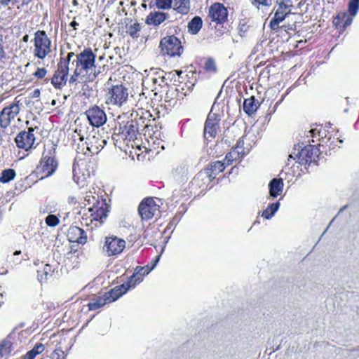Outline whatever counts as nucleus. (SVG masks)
Wrapping results in <instances>:
<instances>
[{
    "instance_id": "6e6d98bb",
    "label": "nucleus",
    "mask_w": 359,
    "mask_h": 359,
    "mask_svg": "<svg viewBox=\"0 0 359 359\" xmlns=\"http://www.w3.org/2000/svg\"><path fill=\"white\" fill-rule=\"evenodd\" d=\"M286 30V32L290 35H294L297 32V25L296 22H293L292 23L287 22V24H284L282 25Z\"/></svg>"
},
{
    "instance_id": "6ab92c4d",
    "label": "nucleus",
    "mask_w": 359,
    "mask_h": 359,
    "mask_svg": "<svg viewBox=\"0 0 359 359\" xmlns=\"http://www.w3.org/2000/svg\"><path fill=\"white\" fill-rule=\"evenodd\" d=\"M85 114L90 124L96 128L103 126L107 121V115L104 111L97 105H93L86 111Z\"/></svg>"
},
{
    "instance_id": "412c9836",
    "label": "nucleus",
    "mask_w": 359,
    "mask_h": 359,
    "mask_svg": "<svg viewBox=\"0 0 359 359\" xmlns=\"http://www.w3.org/2000/svg\"><path fill=\"white\" fill-rule=\"evenodd\" d=\"M57 346L51 353V359H65L67 351L71 348L72 339L69 337L64 334L59 335Z\"/></svg>"
},
{
    "instance_id": "4c0bfd02",
    "label": "nucleus",
    "mask_w": 359,
    "mask_h": 359,
    "mask_svg": "<svg viewBox=\"0 0 359 359\" xmlns=\"http://www.w3.org/2000/svg\"><path fill=\"white\" fill-rule=\"evenodd\" d=\"M109 304L104 294L93 297L88 303V311L98 310L105 305Z\"/></svg>"
},
{
    "instance_id": "4468645a",
    "label": "nucleus",
    "mask_w": 359,
    "mask_h": 359,
    "mask_svg": "<svg viewBox=\"0 0 359 359\" xmlns=\"http://www.w3.org/2000/svg\"><path fill=\"white\" fill-rule=\"evenodd\" d=\"M36 128L37 127H29L27 130L20 131L15 138L17 147L25 151L35 149L36 145H35L36 137L34 132Z\"/></svg>"
},
{
    "instance_id": "8fccbe9b",
    "label": "nucleus",
    "mask_w": 359,
    "mask_h": 359,
    "mask_svg": "<svg viewBox=\"0 0 359 359\" xmlns=\"http://www.w3.org/2000/svg\"><path fill=\"white\" fill-rule=\"evenodd\" d=\"M271 29L272 31H273L274 33H276L278 36H280L287 40L289 39L292 36V35H290V34H287V32H286L285 29L284 27H283L282 25H280V24H278L277 28L273 27V29Z\"/></svg>"
},
{
    "instance_id": "f8f14e48",
    "label": "nucleus",
    "mask_w": 359,
    "mask_h": 359,
    "mask_svg": "<svg viewBox=\"0 0 359 359\" xmlns=\"http://www.w3.org/2000/svg\"><path fill=\"white\" fill-rule=\"evenodd\" d=\"M159 47L163 55L180 56L184 51L181 41L175 35L166 36L161 39Z\"/></svg>"
},
{
    "instance_id": "a19ab883",
    "label": "nucleus",
    "mask_w": 359,
    "mask_h": 359,
    "mask_svg": "<svg viewBox=\"0 0 359 359\" xmlns=\"http://www.w3.org/2000/svg\"><path fill=\"white\" fill-rule=\"evenodd\" d=\"M144 278L142 276L140 273H139L137 269H135L134 273L132 276H130L128 280L124 283L126 286H128V289L134 288L137 285L140 284L142 282Z\"/></svg>"
},
{
    "instance_id": "37998d69",
    "label": "nucleus",
    "mask_w": 359,
    "mask_h": 359,
    "mask_svg": "<svg viewBox=\"0 0 359 359\" xmlns=\"http://www.w3.org/2000/svg\"><path fill=\"white\" fill-rule=\"evenodd\" d=\"M16 177V172L13 168L3 170L0 176V182L6 184L13 180Z\"/></svg>"
},
{
    "instance_id": "2f4dec72",
    "label": "nucleus",
    "mask_w": 359,
    "mask_h": 359,
    "mask_svg": "<svg viewBox=\"0 0 359 359\" xmlns=\"http://www.w3.org/2000/svg\"><path fill=\"white\" fill-rule=\"evenodd\" d=\"M55 271V268L53 265L45 264L37 269V278L41 283L46 282L53 276Z\"/></svg>"
},
{
    "instance_id": "338daca9",
    "label": "nucleus",
    "mask_w": 359,
    "mask_h": 359,
    "mask_svg": "<svg viewBox=\"0 0 359 359\" xmlns=\"http://www.w3.org/2000/svg\"><path fill=\"white\" fill-rule=\"evenodd\" d=\"M74 133L78 134V135L79 136V139H80V140H81V141H83V140H84V136H83V135H81L79 133H78V130H77V129H76V130H74Z\"/></svg>"
},
{
    "instance_id": "ddd939ff",
    "label": "nucleus",
    "mask_w": 359,
    "mask_h": 359,
    "mask_svg": "<svg viewBox=\"0 0 359 359\" xmlns=\"http://www.w3.org/2000/svg\"><path fill=\"white\" fill-rule=\"evenodd\" d=\"M19 96L15 97L13 102L4 107L0 111V128L6 129L20 111V100Z\"/></svg>"
},
{
    "instance_id": "aec40b11",
    "label": "nucleus",
    "mask_w": 359,
    "mask_h": 359,
    "mask_svg": "<svg viewBox=\"0 0 359 359\" xmlns=\"http://www.w3.org/2000/svg\"><path fill=\"white\" fill-rule=\"evenodd\" d=\"M220 116L217 114L210 113L204 126V136L206 139L215 138L219 130Z\"/></svg>"
},
{
    "instance_id": "13d9d810",
    "label": "nucleus",
    "mask_w": 359,
    "mask_h": 359,
    "mask_svg": "<svg viewBox=\"0 0 359 359\" xmlns=\"http://www.w3.org/2000/svg\"><path fill=\"white\" fill-rule=\"evenodd\" d=\"M142 114L144 116H144V117L141 116L140 118V119H143V121H142L143 126H142V127L145 128L149 126V123L150 122L149 117L151 116V114H150V112L149 111H146L145 113L142 112Z\"/></svg>"
},
{
    "instance_id": "c9c22d12",
    "label": "nucleus",
    "mask_w": 359,
    "mask_h": 359,
    "mask_svg": "<svg viewBox=\"0 0 359 359\" xmlns=\"http://www.w3.org/2000/svg\"><path fill=\"white\" fill-rule=\"evenodd\" d=\"M183 96L181 95L175 88H169L165 95V102L168 104V107L175 106L180 99H182Z\"/></svg>"
},
{
    "instance_id": "09e8293b",
    "label": "nucleus",
    "mask_w": 359,
    "mask_h": 359,
    "mask_svg": "<svg viewBox=\"0 0 359 359\" xmlns=\"http://www.w3.org/2000/svg\"><path fill=\"white\" fill-rule=\"evenodd\" d=\"M141 29L140 24L137 22H134L133 24L129 25L128 27L127 32L129 34V35L134 38H138L139 37V32Z\"/></svg>"
},
{
    "instance_id": "72a5a7b5",
    "label": "nucleus",
    "mask_w": 359,
    "mask_h": 359,
    "mask_svg": "<svg viewBox=\"0 0 359 359\" xmlns=\"http://www.w3.org/2000/svg\"><path fill=\"white\" fill-rule=\"evenodd\" d=\"M172 8L179 14L187 15L190 11V0H172Z\"/></svg>"
},
{
    "instance_id": "de8ad7c7",
    "label": "nucleus",
    "mask_w": 359,
    "mask_h": 359,
    "mask_svg": "<svg viewBox=\"0 0 359 359\" xmlns=\"http://www.w3.org/2000/svg\"><path fill=\"white\" fill-rule=\"evenodd\" d=\"M203 69L208 73H215L217 72L216 63L212 57H208L205 60Z\"/></svg>"
},
{
    "instance_id": "0eeeda50",
    "label": "nucleus",
    "mask_w": 359,
    "mask_h": 359,
    "mask_svg": "<svg viewBox=\"0 0 359 359\" xmlns=\"http://www.w3.org/2000/svg\"><path fill=\"white\" fill-rule=\"evenodd\" d=\"M33 55L36 58L44 60L52 52V42L46 31L37 30L34 33Z\"/></svg>"
},
{
    "instance_id": "69168bd1",
    "label": "nucleus",
    "mask_w": 359,
    "mask_h": 359,
    "mask_svg": "<svg viewBox=\"0 0 359 359\" xmlns=\"http://www.w3.org/2000/svg\"><path fill=\"white\" fill-rule=\"evenodd\" d=\"M309 135H307V137L309 138V140H317L318 139V134H311V133H309Z\"/></svg>"
},
{
    "instance_id": "e2e57ef3",
    "label": "nucleus",
    "mask_w": 359,
    "mask_h": 359,
    "mask_svg": "<svg viewBox=\"0 0 359 359\" xmlns=\"http://www.w3.org/2000/svg\"><path fill=\"white\" fill-rule=\"evenodd\" d=\"M70 26L73 27L74 31L76 30V27L79 26V23L75 20V19L70 23Z\"/></svg>"
},
{
    "instance_id": "b1692460",
    "label": "nucleus",
    "mask_w": 359,
    "mask_h": 359,
    "mask_svg": "<svg viewBox=\"0 0 359 359\" xmlns=\"http://www.w3.org/2000/svg\"><path fill=\"white\" fill-rule=\"evenodd\" d=\"M139 130L140 128L138 121L136 120V118H135V120H131L130 121L127 122L124 126L123 133L124 134L126 140H128L129 141H133L134 144H132V147H134L135 145L138 150L141 151V146L138 145L135 142V140H137V135L139 134Z\"/></svg>"
},
{
    "instance_id": "dca6fc26",
    "label": "nucleus",
    "mask_w": 359,
    "mask_h": 359,
    "mask_svg": "<svg viewBox=\"0 0 359 359\" xmlns=\"http://www.w3.org/2000/svg\"><path fill=\"white\" fill-rule=\"evenodd\" d=\"M165 74L162 72H156L147 78V82L151 83V90L154 92L152 100L161 101L162 100V93L168 86Z\"/></svg>"
},
{
    "instance_id": "7c9ffc66",
    "label": "nucleus",
    "mask_w": 359,
    "mask_h": 359,
    "mask_svg": "<svg viewBox=\"0 0 359 359\" xmlns=\"http://www.w3.org/2000/svg\"><path fill=\"white\" fill-rule=\"evenodd\" d=\"M254 31V25L252 20L250 18H242L239 20L238 25V32L241 37H247Z\"/></svg>"
},
{
    "instance_id": "c85d7f7f",
    "label": "nucleus",
    "mask_w": 359,
    "mask_h": 359,
    "mask_svg": "<svg viewBox=\"0 0 359 359\" xmlns=\"http://www.w3.org/2000/svg\"><path fill=\"white\" fill-rule=\"evenodd\" d=\"M106 141L100 137L92 136L86 142V149L88 151V155L98 154L104 147Z\"/></svg>"
},
{
    "instance_id": "680f3d73",
    "label": "nucleus",
    "mask_w": 359,
    "mask_h": 359,
    "mask_svg": "<svg viewBox=\"0 0 359 359\" xmlns=\"http://www.w3.org/2000/svg\"><path fill=\"white\" fill-rule=\"evenodd\" d=\"M14 0H0V11L9 5L13 4Z\"/></svg>"
},
{
    "instance_id": "9d476101",
    "label": "nucleus",
    "mask_w": 359,
    "mask_h": 359,
    "mask_svg": "<svg viewBox=\"0 0 359 359\" xmlns=\"http://www.w3.org/2000/svg\"><path fill=\"white\" fill-rule=\"evenodd\" d=\"M359 9V0H350L348 3V12H339L334 18L332 23L336 29L340 34L343 33L346 27L349 26L353 21V16L355 15Z\"/></svg>"
},
{
    "instance_id": "393cba45",
    "label": "nucleus",
    "mask_w": 359,
    "mask_h": 359,
    "mask_svg": "<svg viewBox=\"0 0 359 359\" xmlns=\"http://www.w3.org/2000/svg\"><path fill=\"white\" fill-rule=\"evenodd\" d=\"M291 9L290 6L281 1L278 4V8L275 11L274 15L269 22L270 29H273V27H276L278 24L282 22L286 17L290 13Z\"/></svg>"
},
{
    "instance_id": "9b49d317",
    "label": "nucleus",
    "mask_w": 359,
    "mask_h": 359,
    "mask_svg": "<svg viewBox=\"0 0 359 359\" xmlns=\"http://www.w3.org/2000/svg\"><path fill=\"white\" fill-rule=\"evenodd\" d=\"M128 98V88L123 84H116L108 88L105 94V104L121 107L127 102Z\"/></svg>"
},
{
    "instance_id": "4be33fe9",
    "label": "nucleus",
    "mask_w": 359,
    "mask_h": 359,
    "mask_svg": "<svg viewBox=\"0 0 359 359\" xmlns=\"http://www.w3.org/2000/svg\"><path fill=\"white\" fill-rule=\"evenodd\" d=\"M69 67L57 64V69L51 78L50 83L55 89H62L67 83Z\"/></svg>"
},
{
    "instance_id": "20e7f679",
    "label": "nucleus",
    "mask_w": 359,
    "mask_h": 359,
    "mask_svg": "<svg viewBox=\"0 0 359 359\" xmlns=\"http://www.w3.org/2000/svg\"><path fill=\"white\" fill-rule=\"evenodd\" d=\"M108 208L106 200L97 198L93 206L81 216L82 225L89 227L90 230L100 226L107 216Z\"/></svg>"
},
{
    "instance_id": "423d86ee",
    "label": "nucleus",
    "mask_w": 359,
    "mask_h": 359,
    "mask_svg": "<svg viewBox=\"0 0 359 359\" xmlns=\"http://www.w3.org/2000/svg\"><path fill=\"white\" fill-rule=\"evenodd\" d=\"M83 155L84 156L83 158L77 155L73 164L74 178L77 179L76 183L78 184L79 183L80 176L83 177V181H84L95 172L94 158L93 159L91 155H88L86 152Z\"/></svg>"
},
{
    "instance_id": "39448f33",
    "label": "nucleus",
    "mask_w": 359,
    "mask_h": 359,
    "mask_svg": "<svg viewBox=\"0 0 359 359\" xmlns=\"http://www.w3.org/2000/svg\"><path fill=\"white\" fill-rule=\"evenodd\" d=\"M161 199L154 197H146L140 203L137 208L142 221L148 222L161 215Z\"/></svg>"
},
{
    "instance_id": "052dcab7",
    "label": "nucleus",
    "mask_w": 359,
    "mask_h": 359,
    "mask_svg": "<svg viewBox=\"0 0 359 359\" xmlns=\"http://www.w3.org/2000/svg\"><path fill=\"white\" fill-rule=\"evenodd\" d=\"M3 36H0V62L6 57V53L3 46Z\"/></svg>"
},
{
    "instance_id": "c756f323",
    "label": "nucleus",
    "mask_w": 359,
    "mask_h": 359,
    "mask_svg": "<svg viewBox=\"0 0 359 359\" xmlns=\"http://www.w3.org/2000/svg\"><path fill=\"white\" fill-rule=\"evenodd\" d=\"M260 106V102L252 95L248 98L244 99L243 109L244 112L249 116H253Z\"/></svg>"
},
{
    "instance_id": "49530a36",
    "label": "nucleus",
    "mask_w": 359,
    "mask_h": 359,
    "mask_svg": "<svg viewBox=\"0 0 359 359\" xmlns=\"http://www.w3.org/2000/svg\"><path fill=\"white\" fill-rule=\"evenodd\" d=\"M252 6L258 10L267 9L271 6L272 0H250Z\"/></svg>"
},
{
    "instance_id": "1a4fd4ad",
    "label": "nucleus",
    "mask_w": 359,
    "mask_h": 359,
    "mask_svg": "<svg viewBox=\"0 0 359 359\" xmlns=\"http://www.w3.org/2000/svg\"><path fill=\"white\" fill-rule=\"evenodd\" d=\"M298 152L294 153L293 154H290L287 158V164L290 163L292 159L295 160L297 163L303 165L306 164H310L312 162L316 161L320 155V151L319 148L314 145L311 144L305 146L304 147L299 149V147L297 149Z\"/></svg>"
},
{
    "instance_id": "5701e85b",
    "label": "nucleus",
    "mask_w": 359,
    "mask_h": 359,
    "mask_svg": "<svg viewBox=\"0 0 359 359\" xmlns=\"http://www.w3.org/2000/svg\"><path fill=\"white\" fill-rule=\"evenodd\" d=\"M213 180L204 170L200 171L191 180V186L195 189H198L199 193L211 187L210 184Z\"/></svg>"
},
{
    "instance_id": "a211bd4d",
    "label": "nucleus",
    "mask_w": 359,
    "mask_h": 359,
    "mask_svg": "<svg viewBox=\"0 0 359 359\" xmlns=\"http://www.w3.org/2000/svg\"><path fill=\"white\" fill-rule=\"evenodd\" d=\"M309 133L318 134L317 140H308V142L316 144L315 145L318 148L325 145L331 147L332 143H334L330 133L322 125H317L315 128H311Z\"/></svg>"
},
{
    "instance_id": "ea45409f",
    "label": "nucleus",
    "mask_w": 359,
    "mask_h": 359,
    "mask_svg": "<svg viewBox=\"0 0 359 359\" xmlns=\"http://www.w3.org/2000/svg\"><path fill=\"white\" fill-rule=\"evenodd\" d=\"M45 351V346L40 342H37L34 347L22 355L21 359H35L36 357Z\"/></svg>"
},
{
    "instance_id": "58836bf2",
    "label": "nucleus",
    "mask_w": 359,
    "mask_h": 359,
    "mask_svg": "<svg viewBox=\"0 0 359 359\" xmlns=\"http://www.w3.org/2000/svg\"><path fill=\"white\" fill-rule=\"evenodd\" d=\"M202 27V18L200 16H195L188 23V32L191 34L196 35L200 32Z\"/></svg>"
},
{
    "instance_id": "864d4df0",
    "label": "nucleus",
    "mask_w": 359,
    "mask_h": 359,
    "mask_svg": "<svg viewBox=\"0 0 359 359\" xmlns=\"http://www.w3.org/2000/svg\"><path fill=\"white\" fill-rule=\"evenodd\" d=\"M32 1L33 0H14L12 6H15L18 10H22Z\"/></svg>"
},
{
    "instance_id": "774afa93",
    "label": "nucleus",
    "mask_w": 359,
    "mask_h": 359,
    "mask_svg": "<svg viewBox=\"0 0 359 359\" xmlns=\"http://www.w3.org/2000/svg\"><path fill=\"white\" fill-rule=\"evenodd\" d=\"M29 40V35L28 34H25L23 37H22V41L24 42H27Z\"/></svg>"
},
{
    "instance_id": "79ce46f5",
    "label": "nucleus",
    "mask_w": 359,
    "mask_h": 359,
    "mask_svg": "<svg viewBox=\"0 0 359 359\" xmlns=\"http://www.w3.org/2000/svg\"><path fill=\"white\" fill-rule=\"evenodd\" d=\"M160 256H156L154 259V260H152L151 262L147 265H145L144 266H136L137 270L138 271L139 273L142 275V276L144 278L145 276L148 275L156 266L157 262H158Z\"/></svg>"
},
{
    "instance_id": "f704fd0d",
    "label": "nucleus",
    "mask_w": 359,
    "mask_h": 359,
    "mask_svg": "<svg viewBox=\"0 0 359 359\" xmlns=\"http://www.w3.org/2000/svg\"><path fill=\"white\" fill-rule=\"evenodd\" d=\"M167 18L168 14L165 13L160 11L151 12L147 17L146 23L147 25L158 26L164 22Z\"/></svg>"
},
{
    "instance_id": "a18cd8bd",
    "label": "nucleus",
    "mask_w": 359,
    "mask_h": 359,
    "mask_svg": "<svg viewBox=\"0 0 359 359\" xmlns=\"http://www.w3.org/2000/svg\"><path fill=\"white\" fill-rule=\"evenodd\" d=\"M280 206L279 202L271 203L268 207L263 211L262 216L265 219L271 218L275 212L278 210Z\"/></svg>"
},
{
    "instance_id": "bb28decb",
    "label": "nucleus",
    "mask_w": 359,
    "mask_h": 359,
    "mask_svg": "<svg viewBox=\"0 0 359 359\" xmlns=\"http://www.w3.org/2000/svg\"><path fill=\"white\" fill-rule=\"evenodd\" d=\"M15 335L8 334L0 341V358L10 357L14 350Z\"/></svg>"
},
{
    "instance_id": "f257e3e1",
    "label": "nucleus",
    "mask_w": 359,
    "mask_h": 359,
    "mask_svg": "<svg viewBox=\"0 0 359 359\" xmlns=\"http://www.w3.org/2000/svg\"><path fill=\"white\" fill-rule=\"evenodd\" d=\"M96 55L90 48H85L82 51L76 55V59L72 64L75 65L73 74L69 79V83L74 84L79 81V79L83 82L93 81L97 74L93 70L95 68Z\"/></svg>"
},
{
    "instance_id": "c03bdc74",
    "label": "nucleus",
    "mask_w": 359,
    "mask_h": 359,
    "mask_svg": "<svg viewBox=\"0 0 359 359\" xmlns=\"http://www.w3.org/2000/svg\"><path fill=\"white\" fill-rule=\"evenodd\" d=\"M22 260H24V258L20 250H16L11 256L7 257V262L11 267L21 264Z\"/></svg>"
},
{
    "instance_id": "a878e982",
    "label": "nucleus",
    "mask_w": 359,
    "mask_h": 359,
    "mask_svg": "<svg viewBox=\"0 0 359 359\" xmlns=\"http://www.w3.org/2000/svg\"><path fill=\"white\" fill-rule=\"evenodd\" d=\"M69 242L84 245L86 243L88 237L85 231L76 226H71L67 233Z\"/></svg>"
},
{
    "instance_id": "603ef678",
    "label": "nucleus",
    "mask_w": 359,
    "mask_h": 359,
    "mask_svg": "<svg viewBox=\"0 0 359 359\" xmlns=\"http://www.w3.org/2000/svg\"><path fill=\"white\" fill-rule=\"evenodd\" d=\"M45 222L47 226L50 227H55L60 223L59 218L55 215H48L46 219Z\"/></svg>"
},
{
    "instance_id": "6e6552de",
    "label": "nucleus",
    "mask_w": 359,
    "mask_h": 359,
    "mask_svg": "<svg viewBox=\"0 0 359 359\" xmlns=\"http://www.w3.org/2000/svg\"><path fill=\"white\" fill-rule=\"evenodd\" d=\"M172 79L177 90L183 97L191 92L196 82L195 74L192 72L175 71Z\"/></svg>"
},
{
    "instance_id": "bf43d9fd",
    "label": "nucleus",
    "mask_w": 359,
    "mask_h": 359,
    "mask_svg": "<svg viewBox=\"0 0 359 359\" xmlns=\"http://www.w3.org/2000/svg\"><path fill=\"white\" fill-rule=\"evenodd\" d=\"M97 199V198H96L95 196H93L91 191L86 192V196L84 197V200L88 203V204L96 202Z\"/></svg>"
},
{
    "instance_id": "f3484780",
    "label": "nucleus",
    "mask_w": 359,
    "mask_h": 359,
    "mask_svg": "<svg viewBox=\"0 0 359 359\" xmlns=\"http://www.w3.org/2000/svg\"><path fill=\"white\" fill-rule=\"evenodd\" d=\"M247 139V135H242L237 140L236 146L228 152L225 156L224 161L226 165H230L233 162L241 161L246 155L247 151L244 147V141Z\"/></svg>"
},
{
    "instance_id": "cd10ccee",
    "label": "nucleus",
    "mask_w": 359,
    "mask_h": 359,
    "mask_svg": "<svg viewBox=\"0 0 359 359\" xmlns=\"http://www.w3.org/2000/svg\"><path fill=\"white\" fill-rule=\"evenodd\" d=\"M128 290V286L123 283L111 288L109 291L104 292L103 294L108 304H111L126 294Z\"/></svg>"
},
{
    "instance_id": "473e14b6",
    "label": "nucleus",
    "mask_w": 359,
    "mask_h": 359,
    "mask_svg": "<svg viewBox=\"0 0 359 359\" xmlns=\"http://www.w3.org/2000/svg\"><path fill=\"white\" fill-rule=\"evenodd\" d=\"M225 165V161H215L210 163L208 167L204 169V170L207 172L209 176L214 180L217 175L224 170Z\"/></svg>"
},
{
    "instance_id": "7ed1b4c3",
    "label": "nucleus",
    "mask_w": 359,
    "mask_h": 359,
    "mask_svg": "<svg viewBox=\"0 0 359 359\" xmlns=\"http://www.w3.org/2000/svg\"><path fill=\"white\" fill-rule=\"evenodd\" d=\"M228 9L222 3L215 2L208 7L206 20L214 30L215 36L221 37L227 31L224 25L228 22Z\"/></svg>"
},
{
    "instance_id": "f03ea898",
    "label": "nucleus",
    "mask_w": 359,
    "mask_h": 359,
    "mask_svg": "<svg viewBox=\"0 0 359 359\" xmlns=\"http://www.w3.org/2000/svg\"><path fill=\"white\" fill-rule=\"evenodd\" d=\"M57 144L49 142L44 144L42 156L34 172L41 180L51 176L58 167Z\"/></svg>"
},
{
    "instance_id": "4d7b16f0",
    "label": "nucleus",
    "mask_w": 359,
    "mask_h": 359,
    "mask_svg": "<svg viewBox=\"0 0 359 359\" xmlns=\"http://www.w3.org/2000/svg\"><path fill=\"white\" fill-rule=\"evenodd\" d=\"M47 69L44 67H38L36 70L33 73L35 78L38 79H43L47 74Z\"/></svg>"
},
{
    "instance_id": "2eb2a0df",
    "label": "nucleus",
    "mask_w": 359,
    "mask_h": 359,
    "mask_svg": "<svg viewBox=\"0 0 359 359\" xmlns=\"http://www.w3.org/2000/svg\"><path fill=\"white\" fill-rule=\"evenodd\" d=\"M125 248V240L116 236H109L105 237L102 250L107 257H116L123 251Z\"/></svg>"
},
{
    "instance_id": "0e129e2a",
    "label": "nucleus",
    "mask_w": 359,
    "mask_h": 359,
    "mask_svg": "<svg viewBox=\"0 0 359 359\" xmlns=\"http://www.w3.org/2000/svg\"><path fill=\"white\" fill-rule=\"evenodd\" d=\"M68 201L69 203L71 204H74L76 205L77 203V200L75 197L72 196V197H69L68 198Z\"/></svg>"
},
{
    "instance_id": "3c124183",
    "label": "nucleus",
    "mask_w": 359,
    "mask_h": 359,
    "mask_svg": "<svg viewBox=\"0 0 359 359\" xmlns=\"http://www.w3.org/2000/svg\"><path fill=\"white\" fill-rule=\"evenodd\" d=\"M172 0H156V6L159 9L168 10L172 8Z\"/></svg>"
},
{
    "instance_id": "5fc2aeb1",
    "label": "nucleus",
    "mask_w": 359,
    "mask_h": 359,
    "mask_svg": "<svg viewBox=\"0 0 359 359\" xmlns=\"http://www.w3.org/2000/svg\"><path fill=\"white\" fill-rule=\"evenodd\" d=\"M75 55L74 52H69L66 57H60L58 64L69 67L71 59Z\"/></svg>"
},
{
    "instance_id": "e433bc0d",
    "label": "nucleus",
    "mask_w": 359,
    "mask_h": 359,
    "mask_svg": "<svg viewBox=\"0 0 359 359\" xmlns=\"http://www.w3.org/2000/svg\"><path fill=\"white\" fill-rule=\"evenodd\" d=\"M269 188L270 196L273 198L277 197L283 191V180L281 178L272 179L269 184Z\"/></svg>"
}]
</instances>
